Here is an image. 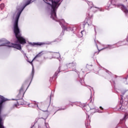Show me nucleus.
I'll return each instance as SVG.
<instances>
[{
    "label": "nucleus",
    "instance_id": "f257e3e1",
    "mask_svg": "<svg viewBox=\"0 0 128 128\" xmlns=\"http://www.w3.org/2000/svg\"><path fill=\"white\" fill-rule=\"evenodd\" d=\"M20 12L18 13L15 22L14 24V32L15 34L16 38L17 40V42H19L20 44H26V39L22 36V33L18 28V20H20Z\"/></svg>",
    "mask_w": 128,
    "mask_h": 128
},
{
    "label": "nucleus",
    "instance_id": "f03ea898",
    "mask_svg": "<svg viewBox=\"0 0 128 128\" xmlns=\"http://www.w3.org/2000/svg\"><path fill=\"white\" fill-rule=\"evenodd\" d=\"M52 2V4L47 2L48 4L50 6L52 10H51V18H52L54 20H56V9L60 4V0H46V2Z\"/></svg>",
    "mask_w": 128,
    "mask_h": 128
},
{
    "label": "nucleus",
    "instance_id": "7ed1b4c3",
    "mask_svg": "<svg viewBox=\"0 0 128 128\" xmlns=\"http://www.w3.org/2000/svg\"><path fill=\"white\" fill-rule=\"evenodd\" d=\"M128 98L127 96H122L121 97L120 100V104H119V110H126V108L128 106Z\"/></svg>",
    "mask_w": 128,
    "mask_h": 128
},
{
    "label": "nucleus",
    "instance_id": "20e7f679",
    "mask_svg": "<svg viewBox=\"0 0 128 128\" xmlns=\"http://www.w3.org/2000/svg\"><path fill=\"white\" fill-rule=\"evenodd\" d=\"M88 18H86L84 22V26H86V24H88V26H92V18H94L92 14H90V13L88 14Z\"/></svg>",
    "mask_w": 128,
    "mask_h": 128
},
{
    "label": "nucleus",
    "instance_id": "39448f33",
    "mask_svg": "<svg viewBox=\"0 0 128 128\" xmlns=\"http://www.w3.org/2000/svg\"><path fill=\"white\" fill-rule=\"evenodd\" d=\"M26 88V90H28V86H30V84L28 86L26 83H24L22 86L20 90L18 96H24V88Z\"/></svg>",
    "mask_w": 128,
    "mask_h": 128
},
{
    "label": "nucleus",
    "instance_id": "423d86ee",
    "mask_svg": "<svg viewBox=\"0 0 128 128\" xmlns=\"http://www.w3.org/2000/svg\"><path fill=\"white\" fill-rule=\"evenodd\" d=\"M13 100H17L18 104H14L13 108H18V106H20L24 104V100L22 99V97L20 98H16V99H12Z\"/></svg>",
    "mask_w": 128,
    "mask_h": 128
},
{
    "label": "nucleus",
    "instance_id": "0eeeda50",
    "mask_svg": "<svg viewBox=\"0 0 128 128\" xmlns=\"http://www.w3.org/2000/svg\"><path fill=\"white\" fill-rule=\"evenodd\" d=\"M1 114L2 112H0V128H4V118H6L7 115L4 114L2 116V115H0Z\"/></svg>",
    "mask_w": 128,
    "mask_h": 128
},
{
    "label": "nucleus",
    "instance_id": "6e6552de",
    "mask_svg": "<svg viewBox=\"0 0 128 128\" xmlns=\"http://www.w3.org/2000/svg\"><path fill=\"white\" fill-rule=\"evenodd\" d=\"M8 44H10L8 46L9 48H16L19 50H22V46H20V44H10V42H8Z\"/></svg>",
    "mask_w": 128,
    "mask_h": 128
},
{
    "label": "nucleus",
    "instance_id": "1a4fd4ad",
    "mask_svg": "<svg viewBox=\"0 0 128 128\" xmlns=\"http://www.w3.org/2000/svg\"><path fill=\"white\" fill-rule=\"evenodd\" d=\"M68 68H72L74 66H76V64L74 62L72 63H68L66 64Z\"/></svg>",
    "mask_w": 128,
    "mask_h": 128
},
{
    "label": "nucleus",
    "instance_id": "9d476101",
    "mask_svg": "<svg viewBox=\"0 0 128 128\" xmlns=\"http://www.w3.org/2000/svg\"><path fill=\"white\" fill-rule=\"evenodd\" d=\"M42 54H44V53H42V52H40L39 54H38L33 59V60H32V62H30V64H32V62H34V60H36V58H40V56H42Z\"/></svg>",
    "mask_w": 128,
    "mask_h": 128
},
{
    "label": "nucleus",
    "instance_id": "9b49d317",
    "mask_svg": "<svg viewBox=\"0 0 128 128\" xmlns=\"http://www.w3.org/2000/svg\"><path fill=\"white\" fill-rule=\"evenodd\" d=\"M42 54H44V53H42V52H40L39 54H38L33 59V60H32V62H30V64H32V62H34V60H36V58H40V56H42Z\"/></svg>",
    "mask_w": 128,
    "mask_h": 128
},
{
    "label": "nucleus",
    "instance_id": "f8f14e48",
    "mask_svg": "<svg viewBox=\"0 0 128 128\" xmlns=\"http://www.w3.org/2000/svg\"><path fill=\"white\" fill-rule=\"evenodd\" d=\"M32 0H30L29 1H28L26 4L22 8V9L21 11L20 12V14H22V12L24 10V8H26V6H28V4H31L32 2Z\"/></svg>",
    "mask_w": 128,
    "mask_h": 128
},
{
    "label": "nucleus",
    "instance_id": "ddd939ff",
    "mask_svg": "<svg viewBox=\"0 0 128 128\" xmlns=\"http://www.w3.org/2000/svg\"><path fill=\"white\" fill-rule=\"evenodd\" d=\"M122 10L126 14V16H128V9H126V6H122Z\"/></svg>",
    "mask_w": 128,
    "mask_h": 128
},
{
    "label": "nucleus",
    "instance_id": "4468645a",
    "mask_svg": "<svg viewBox=\"0 0 128 128\" xmlns=\"http://www.w3.org/2000/svg\"><path fill=\"white\" fill-rule=\"evenodd\" d=\"M43 44H44V42H36V43L34 42L33 43V46H43Z\"/></svg>",
    "mask_w": 128,
    "mask_h": 128
},
{
    "label": "nucleus",
    "instance_id": "2eb2a0df",
    "mask_svg": "<svg viewBox=\"0 0 128 128\" xmlns=\"http://www.w3.org/2000/svg\"><path fill=\"white\" fill-rule=\"evenodd\" d=\"M4 4H2L0 5V8L1 10H4Z\"/></svg>",
    "mask_w": 128,
    "mask_h": 128
},
{
    "label": "nucleus",
    "instance_id": "dca6fc26",
    "mask_svg": "<svg viewBox=\"0 0 128 128\" xmlns=\"http://www.w3.org/2000/svg\"><path fill=\"white\" fill-rule=\"evenodd\" d=\"M32 78L34 76V69L32 68Z\"/></svg>",
    "mask_w": 128,
    "mask_h": 128
},
{
    "label": "nucleus",
    "instance_id": "f3484780",
    "mask_svg": "<svg viewBox=\"0 0 128 128\" xmlns=\"http://www.w3.org/2000/svg\"><path fill=\"white\" fill-rule=\"evenodd\" d=\"M128 118V113H126L124 120H126Z\"/></svg>",
    "mask_w": 128,
    "mask_h": 128
},
{
    "label": "nucleus",
    "instance_id": "a211bd4d",
    "mask_svg": "<svg viewBox=\"0 0 128 128\" xmlns=\"http://www.w3.org/2000/svg\"><path fill=\"white\" fill-rule=\"evenodd\" d=\"M100 108L102 110H104V108H102V106H100Z\"/></svg>",
    "mask_w": 128,
    "mask_h": 128
},
{
    "label": "nucleus",
    "instance_id": "6ab92c4d",
    "mask_svg": "<svg viewBox=\"0 0 128 128\" xmlns=\"http://www.w3.org/2000/svg\"><path fill=\"white\" fill-rule=\"evenodd\" d=\"M89 3L90 4H91V6H92V2H89Z\"/></svg>",
    "mask_w": 128,
    "mask_h": 128
},
{
    "label": "nucleus",
    "instance_id": "aec40b11",
    "mask_svg": "<svg viewBox=\"0 0 128 128\" xmlns=\"http://www.w3.org/2000/svg\"><path fill=\"white\" fill-rule=\"evenodd\" d=\"M84 31H82L80 32L82 34V32H84Z\"/></svg>",
    "mask_w": 128,
    "mask_h": 128
},
{
    "label": "nucleus",
    "instance_id": "412c9836",
    "mask_svg": "<svg viewBox=\"0 0 128 128\" xmlns=\"http://www.w3.org/2000/svg\"><path fill=\"white\" fill-rule=\"evenodd\" d=\"M92 97H90V99L92 100Z\"/></svg>",
    "mask_w": 128,
    "mask_h": 128
},
{
    "label": "nucleus",
    "instance_id": "4be33fe9",
    "mask_svg": "<svg viewBox=\"0 0 128 128\" xmlns=\"http://www.w3.org/2000/svg\"><path fill=\"white\" fill-rule=\"evenodd\" d=\"M94 8H93V10H94Z\"/></svg>",
    "mask_w": 128,
    "mask_h": 128
},
{
    "label": "nucleus",
    "instance_id": "5701e85b",
    "mask_svg": "<svg viewBox=\"0 0 128 128\" xmlns=\"http://www.w3.org/2000/svg\"><path fill=\"white\" fill-rule=\"evenodd\" d=\"M94 42H96V39H94Z\"/></svg>",
    "mask_w": 128,
    "mask_h": 128
},
{
    "label": "nucleus",
    "instance_id": "b1692460",
    "mask_svg": "<svg viewBox=\"0 0 128 128\" xmlns=\"http://www.w3.org/2000/svg\"><path fill=\"white\" fill-rule=\"evenodd\" d=\"M0 2H2V0H0Z\"/></svg>",
    "mask_w": 128,
    "mask_h": 128
}]
</instances>
